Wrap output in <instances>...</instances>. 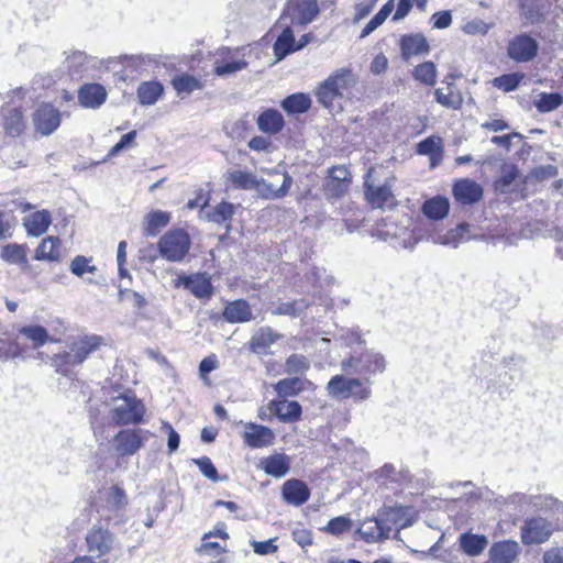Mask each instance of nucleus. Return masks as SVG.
Listing matches in <instances>:
<instances>
[{"mask_svg": "<svg viewBox=\"0 0 563 563\" xmlns=\"http://www.w3.org/2000/svg\"><path fill=\"white\" fill-rule=\"evenodd\" d=\"M59 240L48 236L44 239L35 251V258L38 261H56L59 258Z\"/></svg>", "mask_w": 563, "mask_h": 563, "instance_id": "obj_44", "label": "nucleus"}, {"mask_svg": "<svg viewBox=\"0 0 563 563\" xmlns=\"http://www.w3.org/2000/svg\"><path fill=\"white\" fill-rule=\"evenodd\" d=\"M172 84L179 95H189L195 90H199L202 88L200 81L196 77L187 74L176 76L175 78H173Z\"/></svg>", "mask_w": 563, "mask_h": 563, "instance_id": "obj_50", "label": "nucleus"}, {"mask_svg": "<svg viewBox=\"0 0 563 563\" xmlns=\"http://www.w3.org/2000/svg\"><path fill=\"white\" fill-rule=\"evenodd\" d=\"M492 24L486 23L481 19H474L472 21L466 22L462 26V31L468 35H485L490 30Z\"/></svg>", "mask_w": 563, "mask_h": 563, "instance_id": "obj_58", "label": "nucleus"}, {"mask_svg": "<svg viewBox=\"0 0 563 563\" xmlns=\"http://www.w3.org/2000/svg\"><path fill=\"white\" fill-rule=\"evenodd\" d=\"M538 43L527 34L511 38L507 46L508 56L516 62H529L537 56Z\"/></svg>", "mask_w": 563, "mask_h": 563, "instance_id": "obj_13", "label": "nucleus"}, {"mask_svg": "<svg viewBox=\"0 0 563 563\" xmlns=\"http://www.w3.org/2000/svg\"><path fill=\"white\" fill-rule=\"evenodd\" d=\"M175 287L184 286L197 298H207L212 294L210 278L205 274H195L190 276H179L174 282Z\"/></svg>", "mask_w": 563, "mask_h": 563, "instance_id": "obj_18", "label": "nucleus"}, {"mask_svg": "<svg viewBox=\"0 0 563 563\" xmlns=\"http://www.w3.org/2000/svg\"><path fill=\"white\" fill-rule=\"evenodd\" d=\"M268 409L285 423L296 422L300 420L302 409L298 401L273 400L268 404Z\"/></svg>", "mask_w": 563, "mask_h": 563, "instance_id": "obj_24", "label": "nucleus"}, {"mask_svg": "<svg viewBox=\"0 0 563 563\" xmlns=\"http://www.w3.org/2000/svg\"><path fill=\"white\" fill-rule=\"evenodd\" d=\"M351 183V174L344 166H334L329 169V178L325 180V189L332 197L342 196Z\"/></svg>", "mask_w": 563, "mask_h": 563, "instance_id": "obj_21", "label": "nucleus"}, {"mask_svg": "<svg viewBox=\"0 0 563 563\" xmlns=\"http://www.w3.org/2000/svg\"><path fill=\"white\" fill-rule=\"evenodd\" d=\"M280 106L288 114H300L310 109L311 99L307 93L297 92L286 97Z\"/></svg>", "mask_w": 563, "mask_h": 563, "instance_id": "obj_33", "label": "nucleus"}, {"mask_svg": "<svg viewBox=\"0 0 563 563\" xmlns=\"http://www.w3.org/2000/svg\"><path fill=\"white\" fill-rule=\"evenodd\" d=\"M235 206L228 201L217 205L211 211H207L203 219L213 223H223L232 219L235 213Z\"/></svg>", "mask_w": 563, "mask_h": 563, "instance_id": "obj_42", "label": "nucleus"}, {"mask_svg": "<svg viewBox=\"0 0 563 563\" xmlns=\"http://www.w3.org/2000/svg\"><path fill=\"white\" fill-rule=\"evenodd\" d=\"M287 14L294 25H307L319 14L318 0H301L287 8Z\"/></svg>", "mask_w": 563, "mask_h": 563, "instance_id": "obj_16", "label": "nucleus"}, {"mask_svg": "<svg viewBox=\"0 0 563 563\" xmlns=\"http://www.w3.org/2000/svg\"><path fill=\"white\" fill-rule=\"evenodd\" d=\"M0 257L9 264H25L27 262L26 251L23 245L11 243L1 249Z\"/></svg>", "mask_w": 563, "mask_h": 563, "instance_id": "obj_47", "label": "nucleus"}, {"mask_svg": "<svg viewBox=\"0 0 563 563\" xmlns=\"http://www.w3.org/2000/svg\"><path fill=\"white\" fill-rule=\"evenodd\" d=\"M563 530L559 519L549 520L542 516L527 518L520 527V538L525 545H537L550 540L554 531Z\"/></svg>", "mask_w": 563, "mask_h": 563, "instance_id": "obj_5", "label": "nucleus"}, {"mask_svg": "<svg viewBox=\"0 0 563 563\" xmlns=\"http://www.w3.org/2000/svg\"><path fill=\"white\" fill-rule=\"evenodd\" d=\"M459 545L463 553L468 556H478L488 545V539L484 534L464 532L459 537Z\"/></svg>", "mask_w": 563, "mask_h": 563, "instance_id": "obj_28", "label": "nucleus"}, {"mask_svg": "<svg viewBox=\"0 0 563 563\" xmlns=\"http://www.w3.org/2000/svg\"><path fill=\"white\" fill-rule=\"evenodd\" d=\"M51 224V213L46 210L36 211L24 218V227L30 235L44 234Z\"/></svg>", "mask_w": 563, "mask_h": 563, "instance_id": "obj_31", "label": "nucleus"}, {"mask_svg": "<svg viewBox=\"0 0 563 563\" xmlns=\"http://www.w3.org/2000/svg\"><path fill=\"white\" fill-rule=\"evenodd\" d=\"M33 124L42 135H51L60 125V112L51 103H42L33 113Z\"/></svg>", "mask_w": 563, "mask_h": 563, "instance_id": "obj_12", "label": "nucleus"}, {"mask_svg": "<svg viewBox=\"0 0 563 563\" xmlns=\"http://www.w3.org/2000/svg\"><path fill=\"white\" fill-rule=\"evenodd\" d=\"M211 537H213V532H208L202 537V543L197 549L198 553L216 556L225 551L224 545L216 541H210Z\"/></svg>", "mask_w": 563, "mask_h": 563, "instance_id": "obj_56", "label": "nucleus"}, {"mask_svg": "<svg viewBox=\"0 0 563 563\" xmlns=\"http://www.w3.org/2000/svg\"><path fill=\"white\" fill-rule=\"evenodd\" d=\"M563 104V96L559 92H541L533 100V106L541 113H549Z\"/></svg>", "mask_w": 563, "mask_h": 563, "instance_id": "obj_37", "label": "nucleus"}, {"mask_svg": "<svg viewBox=\"0 0 563 563\" xmlns=\"http://www.w3.org/2000/svg\"><path fill=\"white\" fill-rule=\"evenodd\" d=\"M448 92L441 88L434 90L437 102L445 108L460 109L463 103L462 95L453 90V82H448Z\"/></svg>", "mask_w": 563, "mask_h": 563, "instance_id": "obj_46", "label": "nucleus"}, {"mask_svg": "<svg viewBox=\"0 0 563 563\" xmlns=\"http://www.w3.org/2000/svg\"><path fill=\"white\" fill-rule=\"evenodd\" d=\"M522 78H523L522 74L512 73V74H507V75L496 77L493 80V84L496 88L501 89L503 91L509 92V91L517 89V87L519 86Z\"/></svg>", "mask_w": 563, "mask_h": 563, "instance_id": "obj_53", "label": "nucleus"}, {"mask_svg": "<svg viewBox=\"0 0 563 563\" xmlns=\"http://www.w3.org/2000/svg\"><path fill=\"white\" fill-rule=\"evenodd\" d=\"M145 413L143 402L132 394L113 399L110 417L118 426L139 424Z\"/></svg>", "mask_w": 563, "mask_h": 563, "instance_id": "obj_7", "label": "nucleus"}, {"mask_svg": "<svg viewBox=\"0 0 563 563\" xmlns=\"http://www.w3.org/2000/svg\"><path fill=\"white\" fill-rule=\"evenodd\" d=\"M276 540L277 538L268 539L266 541L252 540L250 544L253 548L254 553L258 555H268L278 550V547L275 543Z\"/></svg>", "mask_w": 563, "mask_h": 563, "instance_id": "obj_59", "label": "nucleus"}, {"mask_svg": "<svg viewBox=\"0 0 563 563\" xmlns=\"http://www.w3.org/2000/svg\"><path fill=\"white\" fill-rule=\"evenodd\" d=\"M417 152L420 155H428L432 159L442 153V140L439 136L431 135L418 144Z\"/></svg>", "mask_w": 563, "mask_h": 563, "instance_id": "obj_51", "label": "nucleus"}, {"mask_svg": "<svg viewBox=\"0 0 563 563\" xmlns=\"http://www.w3.org/2000/svg\"><path fill=\"white\" fill-rule=\"evenodd\" d=\"M69 268L78 277H82L86 273L93 274L97 271L95 265H90V260L81 255H77L71 261Z\"/></svg>", "mask_w": 563, "mask_h": 563, "instance_id": "obj_57", "label": "nucleus"}, {"mask_svg": "<svg viewBox=\"0 0 563 563\" xmlns=\"http://www.w3.org/2000/svg\"><path fill=\"white\" fill-rule=\"evenodd\" d=\"M562 12L559 0H520V14L529 24L544 22L552 15L551 22L558 27V19Z\"/></svg>", "mask_w": 563, "mask_h": 563, "instance_id": "obj_8", "label": "nucleus"}, {"mask_svg": "<svg viewBox=\"0 0 563 563\" xmlns=\"http://www.w3.org/2000/svg\"><path fill=\"white\" fill-rule=\"evenodd\" d=\"M401 56L405 60L413 56L428 54L430 51L429 43L421 33L402 35L399 42Z\"/></svg>", "mask_w": 563, "mask_h": 563, "instance_id": "obj_19", "label": "nucleus"}, {"mask_svg": "<svg viewBox=\"0 0 563 563\" xmlns=\"http://www.w3.org/2000/svg\"><path fill=\"white\" fill-rule=\"evenodd\" d=\"M26 349L16 340L0 339V362H7L14 358H25Z\"/></svg>", "mask_w": 563, "mask_h": 563, "instance_id": "obj_45", "label": "nucleus"}, {"mask_svg": "<svg viewBox=\"0 0 563 563\" xmlns=\"http://www.w3.org/2000/svg\"><path fill=\"white\" fill-rule=\"evenodd\" d=\"M194 463L198 466L201 474L206 476L208 479L214 483L223 481V478L219 476L216 466L208 456L195 459Z\"/></svg>", "mask_w": 563, "mask_h": 563, "instance_id": "obj_55", "label": "nucleus"}, {"mask_svg": "<svg viewBox=\"0 0 563 563\" xmlns=\"http://www.w3.org/2000/svg\"><path fill=\"white\" fill-rule=\"evenodd\" d=\"M163 429H165L168 433V439H167L168 452L173 453L179 446L180 437L176 432V430L166 421H163Z\"/></svg>", "mask_w": 563, "mask_h": 563, "instance_id": "obj_63", "label": "nucleus"}, {"mask_svg": "<svg viewBox=\"0 0 563 563\" xmlns=\"http://www.w3.org/2000/svg\"><path fill=\"white\" fill-rule=\"evenodd\" d=\"M305 380L300 377H290L280 379L275 385V390L279 396H295L303 390Z\"/></svg>", "mask_w": 563, "mask_h": 563, "instance_id": "obj_49", "label": "nucleus"}, {"mask_svg": "<svg viewBox=\"0 0 563 563\" xmlns=\"http://www.w3.org/2000/svg\"><path fill=\"white\" fill-rule=\"evenodd\" d=\"M244 443L252 449L271 446L275 441L274 431L265 426L246 422L242 433Z\"/></svg>", "mask_w": 563, "mask_h": 563, "instance_id": "obj_14", "label": "nucleus"}, {"mask_svg": "<svg viewBox=\"0 0 563 563\" xmlns=\"http://www.w3.org/2000/svg\"><path fill=\"white\" fill-rule=\"evenodd\" d=\"M431 21L433 24V27L443 30L451 25L452 23V14L451 11H439L432 14Z\"/></svg>", "mask_w": 563, "mask_h": 563, "instance_id": "obj_61", "label": "nucleus"}, {"mask_svg": "<svg viewBox=\"0 0 563 563\" xmlns=\"http://www.w3.org/2000/svg\"><path fill=\"white\" fill-rule=\"evenodd\" d=\"M257 176L251 172L232 170L228 174V180L235 189L254 190Z\"/></svg>", "mask_w": 563, "mask_h": 563, "instance_id": "obj_40", "label": "nucleus"}, {"mask_svg": "<svg viewBox=\"0 0 563 563\" xmlns=\"http://www.w3.org/2000/svg\"><path fill=\"white\" fill-rule=\"evenodd\" d=\"M136 137V131H131L120 139V141L109 151V156H115L122 150L131 146Z\"/></svg>", "mask_w": 563, "mask_h": 563, "instance_id": "obj_62", "label": "nucleus"}, {"mask_svg": "<svg viewBox=\"0 0 563 563\" xmlns=\"http://www.w3.org/2000/svg\"><path fill=\"white\" fill-rule=\"evenodd\" d=\"M170 221V214L165 211L156 210L146 216L144 228L145 235L155 236Z\"/></svg>", "mask_w": 563, "mask_h": 563, "instance_id": "obj_39", "label": "nucleus"}, {"mask_svg": "<svg viewBox=\"0 0 563 563\" xmlns=\"http://www.w3.org/2000/svg\"><path fill=\"white\" fill-rule=\"evenodd\" d=\"M263 173H265L268 177H279L280 185L276 186L274 181L265 178H256V187L255 191L264 199H278L285 197L291 185L292 178L291 176L285 172L277 168H264Z\"/></svg>", "mask_w": 563, "mask_h": 563, "instance_id": "obj_9", "label": "nucleus"}, {"mask_svg": "<svg viewBox=\"0 0 563 563\" xmlns=\"http://www.w3.org/2000/svg\"><path fill=\"white\" fill-rule=\"evenodd\" d=\"M357 76L349 67L332 71L316 89L317 101L327 109L343 107V102L353 98L352 89L357 84Z\"/></svg>", "mask_w": 563, "mask_h": 563, "instance_id": "obj_1", "label": "nucleus"}, {"mask_svg": "<svg viewBox=\"0 0 563 563\" xmlns=\"http://www.w3.org/2000/svg\"><path fill=\"white\" fill-rule=\"evenodd\" d=\"M126 505V496L122 488L112 486L109 489L107 498V507L113 511L123 509Z\"/></svg>", "mask_w": 563, "mask_h": 563, "instance_id": "obj_54", "label": "nucleus"}, {"mask_svg": "<svg viewBox=\"0 0 563 563\" xmlns=\"http://www.w3.org/2000/svg\"><path fill=\"white\" fill-rule=\"evenodd\" d=\"M101 343V338L98 335H86L74 341L69 351L55 354L52 357V366L58 373H65L67 366H76L81 364L90 353L96 351Z\"/></svg>", "mask_w": 563, "mask_h": 563, "instance_id": "obj_4", "label": "nucleus"}, {"mask_svg": "<svg viewBox=\"0 0 563 563\" xmlns=\"http://www.w3.org/2000/svg\"><path fill=\"white\" fill-rule=\"evenodd\" d=\"M261 467L267 475L282 478L290 470V459L284 453H275L261 460Z\"/></svg>", "mask_w": 563, "mask_h": 563, "instance_id": "obj_27", "label": "nucleus"}, {"mask_svg": "<svg viewBox=\"0 0 563 563\" xmlns=\"http://www.w3.org/2000/svg\"><path fill=\"white\" fill-rule=\"evenodd\" d=\"M256 124L261 132L275 135L284 129L285 120L278 110L269 108L258 114Z\"/></svg>", "mask_w": 563, "mask_h": 563, "instance_id": "obj_25", "label": "nucleus"}, {"mask_svg": "<svg viewBox=\"0 0 563 563\" xmlns=\"http://www.w3.org/2000/svg\"><path fill=\"white\" fill-rule=\"evenodd\" d=\"M369 174L367 175V179L365 180V196L371 205L375 208H382L386 203L391 202L393 192H391V184L386 181L382 186H374L369 181Z\"/></svg>", "mask_w": 563, "mask_h": 563, "instance_id": "obj_26", "label": "nucleus"}, {"mask_svg": "<svg viewBox=\"0 0 563 563\" xmlns=\"http://www.w3.org/2000/svg\"><path fill=\"white\" fill-rule=\"evenodd\" d=\"M533 505L541 511L549 514L553 519H559L563 516V501L552 496H540Z\"/></svg>", "mask_w": 563, "mask_h": 563, "instance_id": "obj_48", "label": "nucleus"}, {"mask_svg": "<svg viewBox=\"0 0 563 563\" xmlns=\"http://www.w3.org/2000/svg\"><path fill=\"white\" fill-rule=\"evenodd\" d=\"M280 338L271 328L258 329L252 336L250 350L255 354H267L269 347Z\"/></svg>", "mask_w": 563, "mask_h": 563, "instance_id": "obj_29", "label": "nucleus"}, {"mask_svg": "<svg viewBox=\"0 0 563 563\" xmlns=\"http://www.w3.org/2000/svg\"><path fill=\"white\" fill-rule=\"evenodd\" d=\"M307 484L297 478L287 479L282 486V496L285 503L299 507L310 498Z\"/></svg>", "mask_w": 563, "mask_h": 563, "instance_id": "obj_17", "label": "nucleus"}, {"mask_svg": "<svg viewBox=\"0 0 563 563\" xmlns=\"http://www.w3.org/2000/svg\"><path fill=\"white\" fill-rule=\"evenodd\" d=\"M25 129V120L23 113L19 109L9 110L4 118L5 133L12 137L19 136Z\"/></svg>", "mask_w": 563, "mask_h": 563, "instance_id": "obj_43", "label": "nucleus"}, {"mask_svg": "<svg viewBox=\"0 0 563 563\" xmlns=\"http://www.w3.org/2000/svg\"><path fill=\"white\" fill-rule=\"evenodd\" d=\"M385 356L374 350H365L364 352H354L349 357L341 361V371L346 375H354L361 380L366 382L372 388L374 376L382 374L386 369Z\"/></svg>", "mask_w": 563, "mask_h": 563, "instance_id": "obj_2", "label": "nucleus"}, {"mask_svg": "<svg viewBox=\"0 0 563 563\" xmlns=\"http://www.w3.org/2000/svg\"><path fill=\"white\" fill-rule=\"evenodd\" d=\"M107 91L99 84H86L78 91V101L81 107L97 109L104 103Z\"/></svg>", "mask_w": 563, "mask_h": 563, "instance_id": "obj_23", "label": "nucleus"}, {"mask_svg": "<svg viewBox=\"0 0 563 563\" xmlns=\"http://www.w3.org/2000/svg\"><path fill=\"white\" fill-rule=\"evenodd\" d=\"M450 210V202L445 197L437 196L428 199L422 205V212L432 220L445 218Z\"/></svg>", "mask_w": 563, "mask_h": 563, "instance_id": "obj_32", "label": "nucleus"}, {"mask_svg": "<svg viewBox=\"0 0 563 563\" xmlns=\"http://www.w3.org/2000/svg\"><path fill=\"white\" fill-rule=\"evenodd\" d=\"M86 542L88 551L97 558H101L111 551L114 538L109 530L93 527L88 531Z\"/></svg>", "mask_w": 563, "mask_h": 563, "instance_id": "obj_15", "label": "nucleus"}, {"mask_svg": "<svg viewBox=\"0 0 563 563\" xmlns=\"http://www.w3.org/2000/svg\"><path fill=\"white\" fill-rule=\"evenodd\" d=\"M190 236L184 229L169 230L157 241L159 255L172 263L183 262L190 250Z\"/></svg>", "mask_w": 563, "mask_h": 563, "instance_id": "obj_6", "label": "nucleus"}, {"mask_svg": "<svg viewBox=\"0 0 563 563\" xmlns=\"http://www.w3.org/2000/svg\"><path fill=\"white\" fill-rule=\"evenodd\" d=\"M249 66L242 48L222 47L218 49L213 71L219 77H227L244 70Z\"/></svg>", "mask_w": 563, "mask_h": 563, "instance_id": "obj_10", "label": "nucleus"}, {"mask_svg": "<svg viewBox=\"0 0 563 563\" xmlns=\"http://www.w3.org/2000/svg\"><path fill=\"white\" fill-rule=\"evenodd\" d=\"M454 198L463 203H475L483 197V188L474 180L461 179L453 185Z\"/></svg>", "mask_w": 563, "mask_h": 563, "instance_id": "obj_20", "label": "nucleus"}, {"mask_svg": "<svg viewBox=\"0 0 563 563\" xmlns=\"http://www.w3.org/2000/svg\"><path fill=\"white\" fill-rule=\"evenodd\" d=\"M150 431L143 429H123L113 438V446L118 455H133L150 439Z\"/></svg>", "mask_w": 563, "mask_h": 563, "instance_id": "obj_11", "label": "nucleus"}, {"mask_svg": "<svg viewBox=\"0 0 563 563\" xmlns=\"http://www.w3.org/2000/svg\"><path fill=\"white\" fill-rule=\"evenodd\" d=\"M164 87L158 81H145L137 88V98L141 104L152 106L155 104L162 97Z\"/></svg>", "mask_w": 563, "mask_h": 563, "instance_id": "obj_34", "label": "nucleus"}, {"mask_svg": "<svg viewBox=\"0 0 563 563\" xmlns=\"http://www.w3.org/2000/svg\"><path fill=\"white\" fill-rule=\"evenodd\" d=\"M390 528L383 519H375L364 525L361 529L362 537L366 542H376L380 539L387 538Z\"/></svg>", "mask_w": 563, "mask_h": 563, "instance_id": "obj_36", "label": "nucleus"}, {"mask_svg": "<svg viewBox=\"0 0 563 563\" xmlns=\"http://www.w3.org/2000/svg\"><path fill=\"white\" fill-rule=\"evenodd\" d=\"M310 368L309 360L301 354H291L285 363L287 374H303Z\"/></svg>", "mask_w": 563, "mask_h": 563, "instance_id": "obj_52", "label": "nucleus"}, {"mask_svg": "<svg viewBox=\"0 0 563 563\" xmlns=\"http://www.w3.org/2000/svg\"><path fill=\"white\" fill-rule=\"evenodd\" d=\"M542 563H563V549L551 548L542 555Z\"/></svg>", "mask_w": 563, "mask_h": 563, "instance_id": "obj_64", "label": "nucleus"}, {"mask_svg": "<svg viewBox=\"0 0 563 563\" xmlns=\"http://www.w3.org/2000/svg\"><path fill=\"white\" fill-rule=\"evenodd\" d=\"M274 54L277 60L283 59L290 53L297 51L295 36L289 26H286L274 44Z\"/></svg>", "mask_w": 563, "mask_h": 563, "instance_id": "obj_35", "label": "nucleus"}, {"mask_svg": "<svg viewBox=\"0 0 563 563\" xmlns=\"http://www.w3.org/2000/svg\"><path fill=\"white\" fill-rule=\"evenodd\" d=\"M224 319L230 323H242L252 319L250 305L245 300H235L230 302L224 311Z\"/></svg>", "mask_w": 563, "mask_h": 563, "instance_id": "obj_30", "label": "nucleus"}, {"mask_svg": "<svg viewBox=\"0 0 563 563\" xmlns=\"http://www.w3.org/2000/svg\"><path fill=\"white\" fill-rule=\"evenodd\" d=\"M327 394L335 400L352 398L355 402L366 401L372 397V388L366 382L354 375H334L325 386Z\"/></svg>", "mask_w": 563, "mask_h": 563, "instance_id": "obj_3", "label": "nucleus"}, {"mask_svg": "<svg viewBox=\"0 0 563 563\" xmlns=\"http://www.w3.org/2000/svg\"><path fill=\"white\" fill-rule=\"evenodd\" d=\"M471 239V225L467 223H461L456 228L449 230L444 234H434L431 236V241L434 244H441L456 249L460 244Z\"/></svg>", "mask_w": 563, "mask_h": 563, "instance_id": "obj_22", "label": "nucleus"}, {"mask_svg": "<svg viewBox=\"0 0 563 563\" xmlns=\"http://www.w3.org/2000/svg\"><path fill=\"white\" fill-rule=\"evenodd\" d=\"M411 75L420 84L432 87L437 82V66L432 62H423L412 69Z\"/></svg>", "mask_w": 563, "mask_h": 563, "instance_id": "obj_41", "label": "nucleus"}, {"mask_svg": "<svg viewBox=\"0 0 563 563\" xmlns=\"http://www.w3.org/2000/svg\"><path fill=\"white\" fill-rule=\"evenodd\" d=\"M351 528V520L344 516L331 519L327 526V531L332 534H341Z\"/></svg>", "mask_w": 563, "mask_h": 563, "instance_id": "obj_60", "label": "nucleus"}, {"mask_svg": "<svg viewBox=\"0 0 563 563\" xmlns=\"http://www.w3.org/2000/svg\"><path fill=\"white\" fill-rule=\"evenodd\" d=\"M19 334L31 341L33 349H38L51 340L48 331L37 324L22 327L19 329Z\"/></svg>", "mask_w": 563, "mask_h": 563, "instance_id": "obj_38", "label": "nucleus"}]
</instances>
